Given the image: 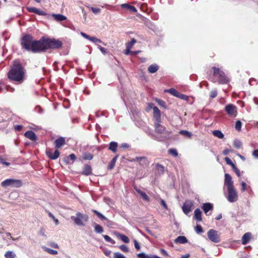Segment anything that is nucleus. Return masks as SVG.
<instances>
[{
    "instance_id": "obj_49",
    "label": "nucleus",
    "mask_w": 258,
    "mask_h": 258,
    "mask_svg": "<svg viewBox=\"0 0 258 258\" xmlns=\"http://www.w3.org/2000/svg\"><path fill=\"white\" fill-rule=\"evenodd\" d=\"M177 97L182 99L184 100H187L189 98V97L187 95H184L179 92V95H178Z\"/></svg>"
},
{
    "instance_id": "obj_62",
    "label": "nucleus",
    "mask_w": 258,
    "mask_h": 258,
    "mask_svg": "<svg viewBox=\"0 0 258 258\" xmlns=\"http://www.w3.org/2000/svg\"><path fill=\"white\" fill-rule=\"evenodd\" d=\"M23 126L21 125H17L15 126V128L16 131H20L22 130Z\"/></svg>"
},
{
    "instance_id": "obj_46",
    "label": "nucleus",
    "mask_w": 258,
    "mask_h": 258,
    "mask_svg": "<svg viewBox=\"0 0 258 258\" xmlns=\"http://www.w3.org/2000/svg\"><path fill=\"white\" fill-rule=\"evenodd\" d=\"M46 251L51 254L55 255L57 254V251L55 250L52 249L51 248H46Z\"/></svg>"
},
{
    "instance_id": "obj_18",
    "label": "nucleus",
    "mask_w": 258,
    "mask_h": 258,
    "mask_svg": "<svg viewBox=\"0 0 258 258\" xmlns=\"http://www.w3.org/2000/svg\"><path fill=\"white\" fill-rule=\"evenodd\" d=\"M82 174L85 176H88L92 174L91 166L88 164H85L82 171Z\"/></svg>"
},
{
    "instance_id": "obj_9",
    "label": "nucleus",
    "mask_w": 258,
    "mask_h": 258,
    "mask_svg": "<svg viewBox=\"0 0 258 258\" xmlns=\"http://www.w3.org/2000/svg\"><path fill=\"white\" fill-rule=\"evenodd\" d=\"M227 199L230 202H236L238 199V196L234 187L228 189Z\"/></svg>"
},
{
    "instance_id": "obj_25",
    "label": "nucleus",
    "mask_w": 258,
    "mask_h": 258,
    "mask_svg": "<svg viewBox=\"0 0 258 258\" xmlns=\"http://www.w3.org/2000/svg\"><path fill=\"white\" fill-rule=\"evenodd\" d=\"M159 70V66L156 64H152L149 66L148 72L151 74L156 73Z\"/></svg>"
},
{
    "instance_id": "obj_29",
    "label": "nucleus",
    "mask_w": 258,
    "mask_h": 258,
    "mask_svg": "<svg viewBox=\"0 0 258 258\" xmlns=\"http://www.w3.org/2000/svg\"><path fill=\"white\" fill-rule=\"evenodd\" d=\"M93 158V155L90 153L85 152L83 154L82 158L84 160H91Z\"/></svg>"
},
{
    "instance_id": "obj_61",
    "label": "nucleus",
    "mask_w": 258,
    "mask_h": 258,
    "mask_svg": "<svg viewBox=\"0 0 258 258\" xmlns=\"http://www.w3.org/2000/svg\"><path fill=\"white\" fill-rule=\"evenodd\" d=\"M158 104L161 106L165 107V102L163 100H159L158 101Z\"/></svg>"
},
{
    "instance_id": "obj_41",
    "label": "nucleus",
    "mask_w": 258,
    "mask_h": 258,
    "mask_svg": "<svg viewBox=\"0 0 258 258\" xmlns=\"http://www.w3.org/2000/svg\"><path fill=\"white\" fill-rule=\"evenodd\" d=\"M131 48H128V47H126L125 51L124 52V54L125 55H135L137 54L138 52L137 51H131Z\"/></svg>"
},
{
    "instance_id": "obj_26",
    "label": "nucleus",
    "mask_w": 258,
    "mask_h": 258,
    "mask_svg": "<svg viewBox=\"0 0 258 258\" xmlns=\"http://www.w3.org/2000/svg\"><path fill=\"white\" fill-rule=\"evenodd\" d=\"M118 144L116 142H111L109 144L108 150L111 151L113 153H115L117 151V147Z\"/></svg>"
},
{
    "instance_id": "obj_11",
    "label": "nucleus",
    "mask_w": 258,
    "mask_h": 258,
    "mask_svg": "<svg viewBox=\"0 0 258 258\" xmlns=\"http://www.w3.org/2000/svg\"><path fill=\"white\" fill-rule=\"evenodd\" d=\"M225 110L230 116H235L236 115V107L232 104H229L225 107Z\"/></svg>"
},
{
    "instance_id": "obj_38",
    "label": "nucleus",
    "mask_w": 258,
    "mask_h": 258,
    "mask_svg": "<svg viewBox=\"0 0 258 258\" xmlns=\"http://www.w3.org/2000/svg\"><path fill=\"white\" fill-rule=\"evenodd\" d=\"M15 254L11 251H8L5 254L6 258H15Z\"/></svg>"
},
{
    "instance_id": "obj_45",
    "label": "nucleus",
    "mask_w": 258,
    "mask_h": 258,
    "mask_svg": "<svg viewBox=\"0 0 258 258\" xmlns=\"http://www.w3.org/2000/svg\"><path fill=\"white\" fill-rule=\"evenodd\" d=\"M137 256L139 258H150L151 255H148L144 253H140L138 254Z\"/></svg>"
},
{
    "instance_id": "obj_47",
    "label": "nucleus",
    "mask_w": 258,
    "mask_h": 258,
    "mask_svg": "<svg viewBox=\"0 0 258 258\" xmlns=\"http://www.w3.org/2000/svg\"><path fill=\"white\" fill-rule=\"evenodd\" d=\"M89 40H90L91 41H92L94 43H96V42L101 43L102 42V41L100 39H99L96 37H92V36L90 37Z\"/></svg>"
},
{
    "instance_id": "obj_50",
    "label": "nucleus",
    "mask_w": 258,
    "mask_h": 258,
    "mask_svg": "<svg viewBox=\"0 0 258 258\" xmlns=\"http://www.w3.org/2000/svg\"><path fill=\"white\" fill-rule=\"evenodd\" d=\"M0 163L6 165L7 166H9L10 165V163L6 162V159L1 156H0Z\"/></svg>"
},
{
    "instance_id": "obj_32",
    "label": "nucleus",
    "mask_w": 258,
    "mask_h": 258,
    "mask_svg": "<svg viewBox=\"0 0 258 258\" xmlns=\"http://www.w3.org/2000/svg\"><path fill=\"white\" fill-rule=\"evenodd\" d=\"M179 134L180 135H182L183 136H184L189 139L191 138L192 136V134L190 132H188V131H185V130L180 131L179 132Z\"/></svg>"
},
{
    "instance_id": "obj_31",
    "label": "nucleus",
    "mask_w": 258,
    "mask_h": 258,
    "mask_svg": "<svg viewBox=\"0 0 258 258\" xmlns=\"http://www.w3.org/2000/svg\"><path fill=\"white\" fill-rule=\"evenodd\" d=\"M156 167L159 174H163L165 172V167L162 165L157 163Z\"/></svg>"
},
{
    "instance_id": "obj_15",
    "label": "nucleus",
    "mask_w": 258,
    "mask_h": 258,
    "mask_svg": "<svg viewBox=\"0 0 258 258\" xmlns=\"http://www.w3.org/2000/svg\"><path fill=\"white\" fill-rule=\"evenodd\" d=\"M224 184L227 187V189L234 187L233 182L232 180L231 176L228 173L225 174Z\"/></svg>"
},
{
    "instance_id": "obj_22",
    "label": "nucleus",
    "mask_w": 258,
    "mask_h": 258,
    "mask_svg": "<svg viewBox=\"0 0 258 258\" xmlns=\"http://www.w3.org/2000/svg\"><path fill=\"white\" fill-rule=\"evenodd\" d=\"M134 189L140 195V196L142 197L143 199L147 202L150 201V199L149 197L147 195V194L145 192L138 189L136 186L134 187Z\"/></svg>"
},
{
    "instance_id": "obj_17",
    "label": "nucleus",
    "mask_w": 258,
    "mask_h": 258,
    "mask_svg": "<svg viewBox=\"0 0 258 258\" xmlns=\"http://www.w3.org/2000/svg\"><path fill=\"white\" fill-rule=\"evenodd\" d=\"M202 208L206 215L209 216L211 215V213L208 214V212L211 210H213L214 207L212 204L210 203H206L203 204Z\"/></svg>"
},
{
    "instance_id": "obj_44",
    "label": "nucleus",
    "mask_w": 258,
    "mask_h": 258,
    "mask_svg": "<svg viewBox=\"0 0 258 258\" xmlns=\"http://www.w3.org/2000/svg\"><path fill=\"white\" fill-rule=\"evenodd\" d=\"M241 124L240 120H237L235 123V129L238 131H240L241 128Z\"/></svg>"
},
{
    "instance_id": "obj_54",
    "label": "nucleus",
    "mask_w": 258,
    "mask_h": 258,
    "mask_svg": "<svg viewBox=\"0 0 258 258\" xmlns=\"http://www.w3.org/2000/svg\"><path fill=\"white\" fill-rule=\"evenodd\" d=\"M134 242L135 248L138 250H140V245L139 243L138 242V241L136 239H135L134 240Z\"/></svg>"
},
{
    "instance_id": "obj_57",
    "label": "nucleus",
    "mask_w": 258,
    "mask_h": 258,
    "mask_svg": "<svg viewBox=\"0 0 258 258\" xmlns=\"http://www.w3.org/2000/svg\"><path fill=\"white\" fill-rule=\"evenodd\" d=\"M225 162H226V163L228 164V165H230L231 164V163H232V161L231 160V159L227 157H226L225 158Z\"/></svg>"
},
{
    "instance_id": "obj_58",
    "label": "nucleus",
    "mask_w": 258,
    "mask_h": 258,
    "mask_svg": "<svg viewBox=\"0 0 258 258\" xmlns=\"http://www.w3.org/2000/svg\"><path fill=\"white\" fill-rule=\"evenodd\" d=\"M241 190L242 191H244L246 189V184L245 182H244V181H242V183H241Z\"/></svg>"
},
{
    "instance_id": "obj_1",
    "label": "nucleus",
    "mask_w": 258,
    "mask_h": 258,
    "mask_svg": "<svg viewBox=\"0 0 258 258\" xmlns=\"http://www.w3.org/2000/svg\"><path fill=\"white\" fill-rule=\"evenodd\" d=\"M26 74V70L23 66L21 60L19 59H16L13 61L7 76L8 78L11 81L21 84L25 80Z\"/></svg>"
},
{
    "instance_id": "obj_19",
    "label": "nucleus",
    "mask_w": 258,
    "mask_h": 258,
    "mask_svg": "<svg viewBox=\"0 0 258 258\" xmlns=\"http://www.w3.org/2000/svg\"><path fill=\"white\" fill-rule=\"evenodd\" d=\"M24 136L28 139L31 140L32 141H35L37 140V137L35 133L32 131H27Z\"/></svg>"
},
{
    "instance_id": "obj_55",
    "label": "nucleus",
    "mask_w": 258,
    "mask_h": 258,
    "mask_svg": "<svg viewBox=\"0 0 258 258\" xmlns=\"http://www.w3.org/2000/svg\"><path fill=\"white\" fill-rule=\"evenodd\" d=\"M232 151L230 150V149H224L223 151V154L224 155H228V154L230 152H232Z\"/></svg>"
},
{
    "instance_id": "obj_6",
    "label": "nucleus",
    "mask_w": 258,
    "mask_h": 258,
    "mask_svg": "<svg viewBox=\"0 0 258 258\" xmlns=\"http://www.w3.org/2000/svg\"><path fill=\"white\" fill-rule=\"evenodd\" d=\"M1 185L3 187L11 186L12 187L18 188L23 185V182L20 179H7L2 181Z\"/></svg>"
},
{
    "instance_id": "obj_7",
    "label": "nucleus",
    "mask_w": 258,
    "mask_h": 258,
    "mask_svg": "<svg viewBox=\"0 0 258 258\" xmlns=\"http://www.w3.org/2000/svg\"><path fill=\"white\" fill-rule=\"evenodd\" d=\"M88 216L86 214H83L80 212L76 213V217L72 216L71 219L73 220L75 223L78 226H83L85 224L83 223V221L87 222L88 221Z\"/></svg>"
},
{
    "instance_id": "obj_36",
    "label": "nucleus",
    "mask_w": 258,
    "mask_h": 258,
    "mask_svg": "<svg viewBox=\"0 0 258 258\" xmlns=\"http://www.w3.org/2000/svg\"><path fill=\"white\" fill-rule=\"evenodd\" d=\"M165 92H169L171 94L176 97H177L178 95H179V92H178L176 90H175L174 88H171L169 90H166Z\"/></svg>"
},
{
    "instance_id": "obj_64",
    "label": "nucleus",
    "mask_w": 258,
    "mask_h": 258,
    "mask_svg": "<svg viewBox=\"0 0 258 258\" xmlns=\"http://www.w3.org/2000/svg\"><path fill=\"white\" fill-rule=\"evenodd\" d=\"M252 155L258 159V149L254 150L252 153Z\"/></svg>"
},
{
    "instance_id": "obj_53",
    "label": "nucleus",
    "mask_w": 258,
    "mask_h": 258,
    "mask_svg": "<svg viewBox=\"0 0 258 258\" xmlns=\"http://www.w3.org/2000/svg\"><path fill=\"white\" fill-rule=\"evenodd\" d=\"M90 9L95 14L99 13L101 11V9L98 8L91 7Z\"/></svg>"
},
{
    "instance_id": "obj_20",
    "label": "nucleus",
    "mask_w": 258,
    "mask_h": 258,
    "mask_svg": "<svg viewBox=\"0 0 258 258\" xmlns=\"http://www.w3.org/2000/svg\"><path fill=\"white\" fill-rule=\"evenodd\" d=\"M251 237V234L250 232L245 233L242 237V243L243 245L246 244Z\"/></svg>"
},
{
    "instance_id": "obj_27",
    "label": "nucleus",
    "mask_w": 258,
    "mask_h": 258,
    "mask_svg": "<svg viewBox=\"0 0 258 258\" xmlns=\"http://www.w3.org/2000/svg\"><path fill=\"white\" fill-rule=\"evenodd\" d=\"M53 17L57 21H62L67 19V17L61 14H53Z\"/></svg>"
},
{
    "instance_id": "obj_5",
    "label": "nucleus",
    "mask_w": 258,
    "mask_h": 258,
    "mask_svg": "<svg viewBox=\"0 0 258 258\" xmlns=\"http://www.w3.org/2000/svg\"><path fill=\"white\" fill-rule=\"evenodd\" d=\"M212 69L214 77V79L212 80L213 82H217L221 84H225L229 82V79L225 75L223 71L215 67H213Z\"/></svg>"
},
{
    "instance_id": "obj_12",
    "label": "nucleus",
    "mask_w": 258,
    "mask_h": 258,
    "mask_svg": "<svg viewBox=\"0 0 258 258\" xmlns=\"http://www.w3.org/2000/svg\"><path fill=\"white\" fill-rule=\"evenodd\" d=\"M46 154L49 159L51 160H55L59 157L60 153L57 149L55 150L53 153L50 149H47L46 151Z\"/></svg>"
},
{
    "instance_id": "obj_56",
    "label": "nucleus",
    "mask_w": 258,
    "mask_h": 258,
    "mask_svg": "<svg viewBox=\"0 0 258 258\" xmlns=\"http://www.w3.org/2000/svg\"><path fill=\"white\" fill-rule=\"evenodd\" d=\"M160 204L164 207V208L165 209H166V210L167 209V208H168L167 205H166L165 202L163 200L161 199Z\"/></svg>"
},
{
    "instance_id": "obj_59",
    "label": "nucleus",
    "mask_w": 258,
    "mask_h": 258,
    "mask_svg": "<svg viewBox=\"0 0 258 258\" xmlns=\"http://www.w3.org/2000/svg\"><path fill=\"white\" fill-rule=\"evenodd\" d=\"M98 48L100 49V50L101 51V52H102L103 54H105L106 53V50L105 48H104L100 45L98 46Z\"/></svg>"
},
{
    "instance_id": "obj_8",
    "label": "nucleus",
    "mask_w": 258,
    "mask_h": 258,
    "mask_svg": "<svg viewBox=\"0 0 258 258\" xmlns=\"http://www.w3.org/2000/svg\"><path fill=\"white\" fill-rule=\"evenodd\" d=\"M207 235L208 238L211 241L215 243L220 242V238L218 234L217 231L214 229H210L208 231Z\"/></svg>"
},
{
    "instance_id": "obj_34",
    "label": "nucleus",
    "mask_w": 258,
    "mask_h": 258,
    "mask_svg": "<svg viewBox=\"0 0 258 258\" xmlns=\"http://www.w3.org/2000/svg\"><path fill=\"white\" fill-rule=\"evenodd\" d=\"M213 134L219 139H223L224 138L223 134L219 130H215L213 132Z\"/></svg>"
},
{
    "instance_id": "obj_40",
    "label": "nucleus",
    "mask_w": 258,
    "mask_h": 258,
    "mask_svg": "<svg viewBox=\"0 0 258 258\" xmlns=\"http://www.w3.org/2000/svg\"><path fill=\"white\" fill-rule=\"evenodd\" d=\"M103 237L106 241L110 242L113 244L115 243V241L114 240H113L111 237H110L108 235H103Z\"/></svg>"
},
{
    "instance_id": "obj_10",
    "label": "nucleus",
    "mask_w": 258,
    "mask_h": 258,
    "mask_svg": "<svg viewBox=\"0 0 258 258\" xmlns=\"http://www.w3.org/2000/svg\"><path fill=\"white\" fill-rule=\"evenodd\" d=\"M193 207L194 203L192 201L190 200H186L183 203L182 209L183 213L187 215L190 212H191Z\"/></svg>"
},
{
    "instance_id": "obj_43",
    "label": "nucleus",
    "mask_w": 258,
    "mask_h": 258,
    "mask_svg": "<svg viewBox=\"0 0 258 258\" xmlns=\"http://www.w3.org/2000/svg\"><path fill=\"white\" fill-rule=\"evenodd\" d=\"M195 231L198 234L203 233L204 232L203 229L200 225H197L195 227Z\"/></svg>"
},
{
    "instance_id": "obj_39",
    "label": "nucleus",
    "mask_w": 258,
    "mask_h": 258,
    "mask_svg": "<svg viewBox=\"0 0 258 258\" xmlns=\"http://www.w3.org/2000/svg\"><path fill=\"white\" fill-rule=\"evenodd\" d=\"M136 42L137 40L133 38L130 41L128 42L126 44V47H128V48H132L133 46L135 43H136Z\"/></svg>"
},
{
    "instance_id": "obj_16",
    "label": "nucleus",
    "mask_w": 258,
    "mask_h": 258,
    "mask_svg": "<svg viewBox=\"0 0 258 258\" xmlns=\"http://www.w3.org/2000/svg\"><path fill=\"white\" fill-rule=\"evenodd\" d=\"M55 148L56 149L61 148L63 146L66 144L65 138L62 137L57 138L54 143Z\"/></svg>"
},
{
    "instance_id": "obj_28",
    "label": "nucleus",
    "mask_w": 258,
    "mask_h": 258,
    "mask_svg": "<svg viewBox=\"0 0 258 258\" xmlns=\"http://www.w3.org/2000/svg\"><path fill=\"white\" fill-rule=\"evenodd\" d=\"M118 157V155H117L111 160V161L108 165V169L111 170L114 167Z\"/></svg>"
},
{
    "instance_id": "obj_52",
    "label": "nucleus",
    "mask_w": 258,
    "mask_h": 258,
    "mask_svg": "<svg viewBox=\"0 0 258 258\" xmlns=\"http://www.w3.org/2000/svg\"><path fill=\"white\" fill-rule=\"evenodd\" d=\"M217 96V91L216 89L215 90H213L211 92H210V97L211 98H214L215 97H216Z\"/></svg>"
},
{
    "instance_id": "obj_63",
    "label": "nucleus",
    "mask_w": 258,
    "mask_h": 258,
    "mask_svg": "<svg viewBox=\"0 0 258 258\" xmlns=\"http://www.w3.org/2000/svg\"><path fill=\"white\" fill-rule=\"evenodd\" d=\"M69 157L71 160L75 161L76 159V156L74 154H71L69 155Z\"/></svg>"
},
{
    "instance_id": "obj_14",
    "label": "nucleus",
    "mask_w": 258,
    "mask_h": 258,
    "mask_svg": "<svg viewBox=\"0 0 258 258\" xmlns=\"http://www.w3.org/2000/svg\"><path fill=\"white\" fill-rule=\"evenodd\" d=\"M153 109V118L154 122H161L160 110L157 106H154Z\"/></svg>"
},
{
    "instance_id": "obj_23",
    "label": "nucleus",
    "mask_w": 258,
    "mask_h": 258,
    "mask_svg": "<svg viewBox=\"0 0 258 258\" xmlns=\"http://www.w3.org/2000/svg\"><path fill=\"white\" fill-rule=\"evenodd\" d=\"M194 218L195 219L197 220L199 222L202 220V212L200 209L197 208L195 210L194 212Z\"/></svg>"
},
{
    "instance_id": "obj_42",
    "label": "nucleus",
    "mask_w": 258,
    "mask_h": 258,
    "mask_svg": "<svg viewBox=\"0 0 258 258\" xmlns=\"http://www.w3.org/2000/svg\"><path fill=\"white\" fill-rule=\"evenodd\" d=\"M168 153L169 154H170L175 157L178 156V152H177V150L175 149H170L168 150Z\"/></svg>"
},
{
    "instance_id": "obj_30",
    "label": "nucleus",
    "mask_w": 258,
    "mask_h": 258,
    "mask_svg": "<svg viewBox=\"0 0 258 258\" xmlns=\"http://www.w3.org/2000/svg\"><path fill=\"white\" fill-rule=\"evenodd\" d=\"M116 235L124 242L126 243H129L130 239L126 235L120 233H117Z\"/></svg>"
},
{
    "instance_id": "obj_21",
    "label": "nucleus",
    "mask_w": 258,
    "mask_h": 258,
    "mask_svg": "<svg viewBox=\"0 0 258 258\" xmlns=\"http://www.w3.org/2000/svg\"><path fill=\"white\" fill-rule=\"evenodd\" d=\"M121 7L123 9H127L129 11L133 13H136L137 12V10L135 7L130 5L128 4H123L121 5Z\"/></svg>"
},
{
    "instance_id": "obj_13",
    "label": "nucleus",
    "mask_w": 258,
    "mask_h": 258,
    "mask_svg": "<svg viewBox=\"0 0 258 258\" xmlns=\"http://www.w3.org/2000/svg\"><path fill=\"white\" fill-rule=\"evenodd\" d=\"M27 11L30 13H33L39 16H46L47 14L44 11L35 7H28Z\"/></svg>"
},
{
    "instance_id": "obj_48",
    "label": "nucleus",
    "mask_w": 258,
    "mask_h": 258,
    "mask_svg": "<svg viewBox=\"0 0 258 258\" xmlns=\"http://www.w3.org/2000/svg\"><path fill=\"white\" fill-rule=\"evenodd\" d=\"M119 249L125 252H127L129 251L128 248L124 244L119 246Z\"/></svg>"
},
{
    "instance_id": "obj_4",
    "label": "nucleus",
    "mask_w": 258,
    "mask_h": 258,
    "mask_svg": "<svg viewBox=\"0 0 258 258\" xmlns=\"http://www.w3.org/2000/svg\"><path fill=\"white\" fill-rule=\"evenodd\" d=\"M62 45V42L59 40L42 37V52L49 49H59Z\"/></svg>"
},
{
    "instance_id": "obj_2",
    "label": "nucleus",
    "mask_w": 258,
    "mask_h": 258,
    "mask_svg": "<svg viewBox=\"0 0 258 258\" xmlns=\"http://www.w3.org/2000/svg\"><path fill=\"white\" fill-rule=\"evenodd\" d=\"M20 44L22 49L34 53L42 52V38L35 40L29 34L23 35L20 39Z\"/></svg>"
},
{
    "instance_id": "obj_51",
    "label": "nucleus",
    "mask_w": 258,
    "mask_h": 258,
    "mask_svg": "<svg viewBox=\"0 0 258 258\" xmlns=\"http://www.w3.org/2000/svg\"><path fill=\"white\" fill-rule=\"evenodd\" d=\"M113 258H125V257L119 252H115L113 254Z\"/></svg>"
},
{
    "instance_id": "obj_3",
    "label": "nucleus",
    "mask_w": 258,
    "mask_h": 258,
    "mask_svg": "<svg viewBox=\"0 0 258 258\" xmlns=\"http://www.w3.org/2000/svg\"><path fill=\"white\" fill-rule=\"evenodd\" d=\"M155 133L158 136H155L154 139L159 141H162L169 138L171 134L165 126L161 124V122H154Z\"/></svg>"
},
{
    "instance_id": "obj_33",
    "label": "nucleus",
    "mask_w": 258,
    "mask_h": 258,
    "mask_svg": "<svg viewBox=\"0 0 258 258\" xmlns=\"http://www.w3.org/2000/svg\"><path fill=\"white\" fill-rule=\"evenodd\" d=\"M92 212L94 213L97 216V217L100 219L101 220H107V219L106 217H105L104 215H103L101 213L99 212L96 210H92Z\"/></svg>"
},
{
    "instance_id": "obj_35",
    "label": "nucleus",
    "mask_w": 258,
    "mask_h": 258,
    "mask_svg": "<svg viewBox=\"0 0 258 258\" xmlns=\"http://www.w3.org/2000/svg\"><path fill=\"white\" fill-rule=\"evenodd\" d=\"M94 229L96 233H101L103 231V229L101 225L97 224L96 223H95Z\"/></svg>"
},
{
    "instance_id": "obj_60",
    "label": "nucleus",
    "mask_w": 258,
    "mask_h": 258,
    "mask_svg": "<svg viewBox=\"0 0 258 258\" xmlns=\"http://www.w3.org/2000/svg\"><path fill=\"white\" fill-rule=\"evenodd\" d=\"M81 35H82L83 37H84V38H86L87 39H88V40H89V39H90V37H91L90 36H89V35H88L86 34V33H84V32H81Z\"/></svg>"
},
{
    "instance_id": "obj_37",
    "label": "nucleus",
    "mask_w": 258,
    "mask_h": 258,
    "mask_svg": "<svg viewBox=\"0 0 258 258\" xmlns=\"http://www.w3.org/2000/svg\"><path fill=\"white\" fill-rule=\"evenodd\" d=\"M233 146L236 149H240L242 147V143L238 140H235L233 142Z\"/></svg>"
},
{
    "instance_id": "obj_24",
    "label": "nucleus",
    "mask_w": 258,
    "mask_h": 258,
    "mask_svg": "<svg viewBox=\"0 0 258 258\" xmlns=\"http://www.w3.org/2000/svg\"><path fill=\"white\" fill-rule=\"evenodd\" d=\"M176 243L184 244L187 242V238L184 236H179L175 239Z\"/></svg>"
}]
</instances>
